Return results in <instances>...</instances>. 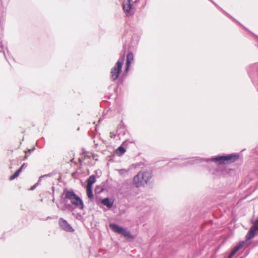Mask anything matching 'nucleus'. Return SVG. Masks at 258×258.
<instances>
[{
    "label": "nucleus",
    "instance_id": "obj_1",
    "mask_svg": "<svg viewBox=\"0 0 258 258\" xmlns=\"http://www.w3.org/2000/svg\"><path fill=\"white\" fill-rule=\"evenodd\" d=\"M239 156L238 154H229L225 156H218L214 157H212L210 159H201L199 158H192L188 159L187 161L182 163L181 166H187L189 165H192L194 163L201 162L205 161L207 162H214L218 165L220 164H226L233 163L239 159Z\"/></svg>",
    "mask_w": 258,
    "mask_h": 258
},
{
    "label": "nucleus",
    "instance_id": "obj_2",
    "mask_svg": "<svg viewBox=\"0 0 258 258\" xmlns=\"http://www.w3.org/2000/svg\"><path fill=\"white\" fill-rule=\"evenodd\" d=\"M61 199L65 203L70 201L75 208L80 210L84 209V204L81 198L73 190L64 189L61 196Z\"/></svg>",
    "mask_w": 258,
    "mask_h": 258
},
{
    "label": "nucleus",
    "instance_id": "obj_3",
    "mask_svg": "<svg viewBox=\"0 0 258 258\" xmlns=\"http://www.w3.org/2000/svg\"><path fill=\"white\" fill-rule=\"evenodd\" d=\"M152 176L151 171L139 172L133 179V184L137 187H139L144 186L150 181Z\"/></svg>",
    "mask_w": 258,
    "mask_h": 258
},
{
    "label": "nucleus",
    "instance_id": "obj_4",
    "mask_svg": "<svg viewBox=\"0 0 258 258\" xmlns=\"http://www.w3.org/2000/svg\"><path fill=\"white\" fill-rule=\"evenodd\" d=\"M125 51L120 55L114 66L111 68L110 71V79L112 81L115 82L119 78V75L122 72Z\"/></svg>",
    "mask_w": 258,
    "mask_h": 258
},
{
    "label": "nucleus",
    "instance_id": "obj_5",
    "mask_svg": "<svg viewBox=\"0 0 258 258\" xmlns=\"http://www.w3.org/2000/svg\"><path fill=\"white\" fill-rule=\"evenodd\" d=\"M247 72L258 91V63L250 65L247 68Z\"/></svg>",
    "mask_w": 258,
    "mask_h": 258
},
{
    "label": "nucleus",
    "instance_id": "obj_6",
    "mask_svg": "<svg viewBox=\"0 0 258 258\" xmlns=\"http://www.w3.org/2000/svg\"><path fill=\"white\" fill-rule=\"evenodd\" d=\"M109 227L114 232L120 234L125 237H132L131 233L126 229L123 228L116 224L110 223Z\"/></svg>",
    "mask_w": 258,
    "mask_h": 258
},
{
    "label": "nucleus",
    "instance_id": "obj_7",
    "mask_svg": "<svg viewBox=\"0 0 258 258\" xmlns=\"http://www.w3.org/2000/svg\"><path fill=\"white\" fill-rule=\"evenodd\" d=\"M132 2V0H123V10L127 17L133 16L135 13V9L133 7Z\"/></svg>",
    "mask_w": 258,
    "mask_h": 258
},
{
    "label": "nucleus",
    "instance_id": "obj_8",
    "mask_svg": "<svg viewBox=\"0 0 258 258\" xmlns=\"http://www.w3.org/2000/svg\"><path fill=\"white\" fill-rule=\"evenodd\" d=\"M258 231V219L254 223L253 225L250 227L246 235V240L252 239L255 235L257 234Z\"/></svg>",
    "mask_w": 258,
    "mask_h": 258
},
{
    "label": "nucleus",
    "instance_id": "obj_9",
    "mask_svg": "<svg viewBox=\"0 0 258 258\" xmlns=\"http://www.w3.org/2000/svg\"><path fill=\"white\" fill-rule=\"evenodd\" d=\"M59 225L60 227L64 231L67 232H73L74 230L72 226L68 223L67 221L60 218L59 219Z\"/></svg>",
    "mask_w": 258,
    "mask_h": 258
},
{
    "label": "nucleus",
    "instance_id": "obj_10",
    "mask_svg": "<svg viewBox=\"0 0 258 258\" xmlns=\"http://www.w3.org/2000/svg\"><path fill=\"white\" fill-rule=\"evenodd\" d=\"M134 59V54L132 52H130L127 53L126 56V61L125 63V73H127L131 67V64Z\"/></svg>",
    "mask_w": 258,
    "mask_h": 258
},
{
    "label": "nucleus",
    "instance_id": "obj_11",
    "mask_svg": "<svg viewBox=\"0 0 258 258\" xmlns=\"http://www.w3.org/2000/svg\"><path fill=\"white\" fill-rule=\"evenodd\" d=\"M101 203L108 208H111L113 204L114 200L109 198H105L101 200Z\"/></svg>",
    "mask_w": 258,
    "mask_h": 258
},
{
    "label": "nucleus",
    "instance_id": "obj_12",
    "mask_svg": "<svg viewBox=\"0 0 258 258\" xmlns=\"http://www.w3.org/2000/svg\"><path fill=\"white\" fill-rule=\"evenodd\" d=\"M27 166V165L26 163H23L22 166L20 167V168L18 169L14 174L12 175L10 177L9 179L10 180H13L18 177L20 174V173L22 172V170L25 168Z\"/></svg>",
    "mask_w": 258,
    "mask_h": 258
},
{
    "label": "nucleus",
    "instance_id": "obj_13",
    "mask_svg": "<svg viewBox=\"0 0 258 258\" xmlns=\"http://www.w3.org/2000/svg\"><path fill=\"white\" fill-rule=\"evenodd\" d=\"M246 241H240L238 244H237L232 250L235 253L238 251L241 248L244 246V245L246 244Z\"/></svg>",
    "mask_w": 258,
    "mask_h": 258
},
{
    "label": "nucleus",
    "instance_id": "obj_14",
    "mask_svg": "<svg viewBox=\"0 0 258 258\" xmlns=\"http://www.w3.org/2000/svg\"><path fill=\"white\" fill-rule=\"evenodd\" d=\"M246 241H240L238 244H237L232 250L235 253L238 251L241 248L244 246V245L246 244Z\"/></svg>",
    "mask_w": 258,
    "mask_h": 258
},
{
    "label": "nucleus",
    "instance_id": "obj_15",
    "mask_svg": "<svg viewBox=\"0 0 258 258\" xmlns=\"http://www.w3.org/2000/svg\"><path fill=\"white\" fill-rule=\"evenodd\" d=\"M57 206L63 211H65L67 209H68L70 211H73L74 210L73 206L71 204H68V203H66L65 205L62 207H60L58 204L57 205Z\"/></svg>",
    "mask_w": 258,
    "mask_h": 258
},
{
    "label": "nucleus",
    "instance_id": "obj_16",
    "mask_svg": "<svg viewBox=\"0 0 258 258\" xmlns=\"http://www.w3.org/2000/svg\"><path fill=\"white\" fill-rule=\"evenodd\" d=\"M96 181V177L94 175H91L87 180V186H92V184Z\"/></svg>",
    "mask_w": 258,
    "mask_h": 258
},
{
    "label": "nucleus",
    "instance_id": "obj_17",
    "mask_svg": "<svg viewBox=\"0 0 258 258\" xmlns=\"http://www.w3.org/2000/svg\"><path fill=\"white\" fill-rule=\"evenodd\" d=\"M87 195L89 199H92L93 198L92 186H87Z\"/></svg>",
    "mask_w": 258,
    "mask_h": 258
},
{
    "label": "nucleus",
    "instance_id": "obj_18",
    "mask_svg": "<svg viewBox=\"0 0 258 258\" xmlns=\"http://www.w3.org/2000/svg\"><path fill=\"white\" fill-rule=\"evenodd\" d=\"M125 152V149L122 147V146H120L119 147L117 150H116V154L118 155H123Z\"/></svg>",
    "mask_w": 258,
    "mask_h": 258
},
{
    "label": "nucleus",
    "instance_id": "obj_19",
    "mask_svg": "<svg viewBox=\"0 0 258 258\" xmlns=\"http://www.w3.org/2000/svg\"><path fill=\"white\" fill-rule=\"evenodd\" d=\"M53 175V174L52 173H48V174H45V175H42L39 178V180H38V182H40L41 181V180H42V178H44V177H50L52 175Z\"/></svg>",
    "mask_w": 258,
    "mask_h": 258
},
{
    "label": "nucleus",
    "instance_id": "obj_20",
    "mask_svg": "<svg viewBox=\"0 0 258 258\" xmlns=\"http://www.w3.org/2000/svg\"><path fill=\"white\" fill-rule=\"evenodd\" d=\"M118 173L121 175H125L127 173V170L124 169H121L118 170Z\"/></svg>",
    "mask_w": 258,
    "mask_h": 258
},
{
    "label": "nucleus",
    "instance_id": "obj_21",
    "mask_svg": "<svg viewBox=\"0 0 258 258\" xmlns=\"http://www.w3.org/2000/svg\"><path fill=\"white\" fill-rule=\"evenodd\" d=\"M39 183H40V182H38H38H37L36 184H35L33 186H31V187L30 189H31V190H33V189H34L36 188V187L37 186V185L38 184H39Z\"/></svg>",
    "mask_w": 258,
    "mask_h": 258
},
{
    "label": "nucleus",
    "instance_id": "obj_22",
    "mask_svg": "<svg viewBox=\"0 0 258 258\" xmlns=\"http://www.w3.org/2000/svg\"><path fill=\"white\" fill-rule=\"evenodd\" d=\"M235 252H234L233 250H232L231 253H230L229 255L228 256V258H231L234 254Z\"/></svg>",
    "mask_w": 258,
    "mask_h": 258
},
{
    "label": "nucleus",
    "instance_id": "obj_23",
    "mask_svg": "<svg viewBox=\"0 0 258 258\" xmlns=\"http://www.w3.org/2000/svg\"><path fill=\"white\" fill-rule=\"evenodd\" d=\"M235 252H234L233 250H232L231 253H230L229 255L228 256V258H231L234 254Z\"/></svg>",
    "mask_w": 258,
    "mask_h": 258
},
{
    "label": "nucleus",
    "instance_id": "obj_24",
    "mask_svg": "<svg viewBox=\"0 0 258 258\" xmlns=\"http://www.w3.org/2000/svg\"><path fill=\"white\" fill-rule=\"evenodd\" d=\"M219 172H221V171H220L219 170H216V173L215 174H218Z\"/></svg>",
    "mask_w": 258,
    "mask_h": 258
},
{
    "label": "nucleus",
    "instance_id": "obj_25",
    "mask_svg": "<svg viewBox=\"0 0 258 258\" xmlns=\"http://www.w3.org/2000/svg\"><path fill=\"white\" fill-rule=\"evenodd\" d=\"M34 149H32V150H28L29 153L30 154V153H31V152L32 151H33V150H34Z\"/></svg>",
    "mask_w": 258,
    "mask_h": 258
},
{
    "label": "nucleus",
    "instance_id": "obj_26",
    "mask_svg": "<svg viewBox=\"0 0 258 258\" xmlns=\"http://www.w3.org/2000/svg\"><path fill=\"white\" fill-rule=\"evenodd\" d=\"M0 45H1V47L2 48H3L2 43V42H1V41L0 42Z\"/></svg>",
    "mask_w": 258,
    "mask_h": 258
},
{
    "label": "nucleus",
    "instance_id": "obj_27",
    "mask_svg": "<svg viewBox=\"0 0 258 258\" xmlns=\"http://www.w3.org/2000/svg\"><path fill=\"white\" fill-rule=\"evenodd\" d=\"M28 158V155H26L25 156V159H27Z\"/></svg>",
    "mask_w": 258,
    "mask_h": 258
},
{
    "label": "nucleus",
    "instance_id": "obj_28",
    "mask_svg": "<svg viewBox=\"0 0 258 258\" xmlns=\"http://www.w3.org/2000/svg\"><path fill=\"white\" fill-rule=\"evenodd\" d=\"M126 141H124V142L123 143V144L124 145H125V144H126Z\"/></svg>",
    "mask_w": 258,
    "mask_h": 258
},
{
    "label": "nucleus",
    "instance_id": "obj_29",
    "mask_svg": "<svg viewBox=\"0 0 258 258\" xmlns=\"http://www.w3.org/2000/svg\"><path fill=\"white\" fill-rule=\"evenodd\" d=\"M54 201H55V199H54V198H53L52 200L53 202H54Z\"/></svg>",
    "mask_w": 258,
    "mask_h": 258
},
{
    "label": "nucleus",
    "instance_id": "obj_30",
    "mask_svg": "<svg viewBox=\"0 0 258 258\" xmlns=\"http://www.w3.org/2000/svg\"><path fill=\"white\" fill-rule=\"evenodd\" d=\"M0 25L2 26V21H0Z\"/></svg>",
    "mask_w": 258,
    "mask_h": 258
}]
</instances>
